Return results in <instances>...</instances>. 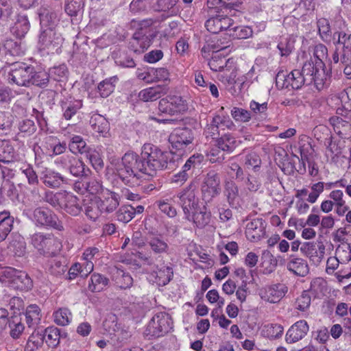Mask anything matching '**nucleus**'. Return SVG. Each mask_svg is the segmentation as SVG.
Here are the masks:
<instances>
[{
    "instance_id": "1",
    "label": "nucleus",
    "mask_w": 351,
    "mask_h": 351,
    "mask_svg": "<svg viewBox=\"0 0 351 351\" xmlns=\"http://www.w3.org/2000/svg\"><path fill=\"white\" fill-rule=\"evenodd\" d=\"M171 154L162 151L158 147L145 143L141 154L134 152H126L114 166V174L125 185L134 187L140 184V173L154 176L158 171L168 168L171 164Z\"/></svg>"
},
{
    "instance_id": "2",
    "label": "nucleus",
    "mask_w": 351,
    "mask_h": 351,
    "mask_svg": "<svg viewBox=\"0 0 351 351\" xmlns=\"http://www.w3.org/2000/svg\"><path fill=\"white\" fill-rule=\"evenodd\" d=\"M195 182L191 181L176 195L178 204L184 213V219L191 221L195 227L202 229L211 221V213L206 205L199 206V199L195 195Z\"/></svg>"
},
{
    "instance_id": "3",
    "label": "nucleus",
    "mask_w": 351,
    "mask_h": 351,
    "mask_svg": "<svg viewBox=\"0 0 351 351\" xmlns=\"http://www.w3.org/2000/svg\"><path fill=\"white\" fill-rule=\"evenodd\" d=\"M8 82L19 86H32L45 88L49 83V75L45 71L38 70L25 62H16L10 65Z\"/></svg>"
},
{
    "instance_id": "4",
    "label": "nucleus",
    "mask_w": 351,
    "mask_h": 351,
    "mask_svg": "<svg viewBox=\"0 0 351 351\" xmlns=\"http://www.w3.org/2000/svg\"><path fill=\"white\" fill-rule=\"evenodd\" d=\"M312 69L313 67L309 64H304L302 70L294 69L288 75H285L283 71H279L276 76V84L278 86L282 81V88H287L291 86L295 90L312 84H314L319 90L327 87L330 83L326 82L324 78L319 83L317 81V73H315Z\"/></svg>"
},
{
    "instance_id": "5",
    "label": "nucleus",
    "mask_w": 351,
    "mask_h": 351,
    "mask_svg": "<svg viewBox=\"0 0 351 351\" xmlns=\"http://www.w3.org/2000/svg\"><path fill=\"white\" fill-rule=\"evenodd\" d=\"M55 163L58 167L68 171L71 176L79 179H86L90 173V169L82 159L69 154L58 157Z\"/></svg>"
},
{
    "instance_id": "6",
    "label": "nucleus",
    "mask_w": 351,
    "mask_h": 351,
    "mask_svg": "<svg viewBox=\"0 0 351 351\" xmlns=\"http://www.w3.org/2000/svg\"><path fill=\"white\" fill-rule=\"evenodd\" d=\"M0 274L3 278L1 280L7 282L14 289L27 291L33 287V280L25 271L5 267L2 268Z\"/></svg>"
},
{
    "instance_id": "7",
    "label": "nucleus",
    "mask_w": 351,
    "mask_h": 351,
    "mask_svg": "<svg viewBox=\"0 0 351 351\" xmlns=\"http://www.w3.org/2000/svg\"><path fill=\"white\" fill-rule=\"evenodd\" d=\"M193 140L194 132L192 129L187 127L174 129L169 136V142L172 147L169 153L172 155L174 149L175 152H180L179 155H182L186 148L190 149L192 147ZM171 162H173L172 157Z\"/></svg>"
},
{
    "instance_id": "8",
    "label": "nucleus",
    "mask_w": 351,
    "mask_h": 351,
    "mask_svg": "<svg viewBox=\"0 0 351 351\" xmlns=\"http://www.w3.org/2000/svg\"><path fill=\"white\" fill-rule=\"evenodd\" d=\"M172 320L165 312L155 314L149 321L145 330V335L148 339L158 338L164 336L171 328Z\"/></svg>"
},
{
    "instance_id": "9",
    "label": "nucleus",
    "mask_w": 351,
    "mask_h": 351,
    "mask_svg": "<svg viewBox=\"0 0 351 351\" xmlns=\"http://www.w3.org/2000/svg\"><path fill=\"white\" fill-rule=\"evenodd\" d=\"M33 220L37 226L51 228L59 232L64 231L63 222L51 210L46 207H38L33 211Z\"/></svg>"
},
{
    "instance_id": "10",
    "label": "nucleus",
    "mask_w": 351,
    "mask_h": 351,
    "mask_svg": "<svg viewBox=\"0 0 351 351\" xmlns=\"http://www.w3.org/2000/svg\"><path fill=\"white\" fill-rule=\"evenodd\" d=\"M221 192V178L219 173L215 170L209 171L205 175L201 184L202 200L207 204L213 198L218 196Z\"/></svg>"
},
{
    "instance_id": "11",
    "label": "nucleus",
    "mask_w": 351,
    "mask_h": 351,
    "mask_svg": "<svg viewBox=\"0 0 351 351\" xmlns=\"http://www.w3.org/2000/svg\"><path fill=\"white\" fill-rule=\"evenodd\" d=\"M313 56L315 60H311L306 62L304 64H309L313 67V71L317 73V81L319 83L322 82V78L326 82L330 80V75L325 71V63L324 60L328 57V48L322 43L316 45L313 49Z\"/></svg>"
},
{
    "instance_id": "12",
    "label": "nucleus",
    "mask_w": 351,
    "mask_h": 351,
    "mask_svg": "<svg viewBox=\"0 0 351 351\" xmlns=\"http://www.w3.org/2000/svg\"><path fill=\"white\" fill-rule=\"evenodd\" d=\"M187 110L186 101L178 95H167L161 99L158 104V110L161 114L173 115Z\"/></svg>"
},
{
    "instance_id": "13",
    "label": "nucleus",
    "mask_w": 351,
    "mask_h": 351,
    "mask_svg": "<svg viewBox=\"0 0 351 351\" xmlns=\"http://www.w3.org/2000/svg\"><path fill=\"white\" fill-rule=\"evenodd\" d=\"M40 28H56L59 21V10L51 4H43L37 11Z\"/></svg>"
},
{
    "instance_id": "14",
    "label": "nucleus",
    "mask_w": 351,
    "mask_h": 351,
    "mask_svg": "<svg viewBox=\"0 0 351 351\" xmlns=\"http://www.w3.org/2000/svg\"><path fill=\"white\" fill-rule=\"evenodd\" d=\"M119 195L115 192L106 190L100 197H95V204L101 213H112L119 205Z\"/></svg>"
},
{
    "instance_id": "15",
    "label": "nucleus",
    "mask_w": 351,
    "mask_h": 351,
    "mask_svg": "<svg viewBox=\"0 0 351 351\" xmlns=\"http://www.w3.org/2000/svg\"><path fill=\"white\" fill-rule=\"evenodd\" d=\"M300 252L308 257L314 265H319L325 254V246L319 243L317 245L315 242H304L300 247Z\"/></svg>"
},
{
    "instance_id": "16",
    "label": "nucleus",
    "mask_w": 351,
    "mask_h": 351,
    "mask_svg": "<svg viewBox=\"0 0 351 351\" xmlns=\"http://www.w3.org/2000/svg\"><path fill=\"white\" fill-rule=\"evenodd\" d=\"M36 336L38 337L40 341H34L33 343L39 346L41 345L43 343V341L45 339L48 346L56 348L60 343V329L55 326H49L40 332L39 331H38L36 333L34 332L30 338H35Z\"/></svg>"
},
{
    "instance_id": "17",
    "label": "nucleus",
    "mask_w": 351,
    "mask_h": 351,
    "mask_svg": "<svg viewBox=\"0 0 351 351\" xmlns=\"http://www.w3.org/2000/svg\"><path fill=\"white\" fill-rule=\"evenodd\" d=\"M266 222L262 218H256L247 223L245 234L252 242H256L265 237Z\"/></svg>"
},
{
    "instance_id": "18",
    "label": "nucleus",
    "mask_w": 351,
    "mask_h": 351,
    "mask_svg": "<svg viewBox=\"0 0 351 351\" xmlns=\"http://www.w3.org/2000/svg\"><path fill=\"white\" fill-rule=\"evenodd\" d=\"M56 239L52 233H36L32 237V243L41 253H48L53 250Z\"/></svg>"
},
{
    "instance_id": "19",
    "label": "nucleus",
    "mask_w": 351,
    "mask_h": 351,
    "mask_svg": "<svg viewBox=\"0 0 351 351\" xmlns=\"http://www.w3.org/2000/svg\"><path fill=\"white\" fill-rule=\"evenodd\" d=\"M31 27V23L26 14L19 13L15 17L13 25L10 27V33L16 38H24Z\"/></svg>"
},
{
    "instance_id": "20",
    "label": "nucleus",
    "mask_w": 351,
    "mask_h": 351,
    "mask_svg": "<svg viewBox=\"0 0 351 351\" xmlns=\"http://www.w3.org/2000/svg\"><path fill=\"white\" fill-rule=\"evenodd\" d=\"M309 330L305 320H299L293 324L287 330L285 340L288 343H293L304 337Z\"/></svg>"
},
{
    "instance_id": "21",
    "label": "nucleus",
    "mask_w": 351,
    "mask_h": 351,
    "mask_svg": "<svg viewBox=\"0 0 351 351\" xmlns=\"http://www.w3.org/2000/svg\"><path fill=\"white\" fill-rule=\"evenodd\" d=\"M242 3L241 0H208L207 6L209 10L230 14L232 11H239Z\"/></svg>"
},
{
    "instance_id": "22",
    "label": "nucleus",
    "mask_w": 351,
    "mask_h": 351,
    "mask_svg": "<svg viewBox=\"0 0 351 351\" xmlns=\"http://www.w3.org/2000/svg\"><path fill=\"white\" fill-rule=\"evenodd\" d=\"M60 38L56 33V28H41L38 38V45L43 49L57 46Z\"/></svg>"
},
{
    "instance_id": "23",
    "label": "nucleus",
    "mask_w": 351,
    "mask_h": 351,
    "mask_svg": "<svg viewBox=\"0 0 351 351\" xmlns=\"http://www.w3.org/2000/svg\"><path fill=\"white\" fill-rule=\"evenodd\" d=\"M60 209H63L72 216H77L81 213L82 207L79 198L72 193L66 191Z\"/></svg>"
},
{
    "instance_id": "24",
    "label": "nucleus",
    "mask_w": 351,
    "mask_h": 351,
    "mask_svg": "<svg viewBox=\"0 0 351 351\" xmlns=\"http://www.w3.org/2000/svg\"><path fill=\"white\" fill-rule=\"evenodd\" d=\"M341 63L343 68V71L348 79H351V51L339 52V47L335 49L332 54L331 63Z\"/></svg>"
},
{
    "instance_id": "25",
    "label": "nucleus",
    "mask_w": 351,
    "mask_h": 351,
    "mask_svg": "<svg viewBox=\"0 0 351 351\" xmlns=\"http://www.w3.org/2000/svg\"><path fill=\"white\" fill-rule=\"evenodd\" d=\"M41 180L46 186L50 188H58L62 184H67L71 182L69 178L53 171H47L41 177Z\"/></svg>"
},
{
    "instance_id": "26",
    "label": "nucleus",
    "mask_w": 351,
    "mask_h": 351,
    "mask_svg": "<svg viewBox=\"0 0 351 351\" xmlns=\"http://www.w3.org/2000/svg\"><path fill=\"white\" fill-rule=\"evenodd\" d=\"M62 117L66 120H71L74 117L82 107V100H69L68 99L60 101Z\"/></svg>"
},
{
    "instance_id": "27",
    "label": "nucleus",
    "mask_w": 351,
    "mask_h": 351,
    "mask_svg": "<svg viewBox=\"0 0 351 351\" xmlns=\"http://www.w3.org/2000/svg\"><path fill=\"white\" fill-rule=\"evenodd\" d=\"M167 91V88L166 86L158 85L141 90L138 97L140 100L145 102L153 101L160 98L162 95L165 94Z\"/></svg>"
},
{
    "instance_id": "28",
    "label": "nucleus",
    "mask_w": 351,
    "mask_h": 351,
    "mask_svg": "<svg viewBox=\"0 0 351 351\" xmlns=\"http://www.w3.org/2000/svg\"><path fill=\"white\" fill-rule=\"evenodd\" d=\"M223 195L230 207L235 208L238 207L239 205V188L235 182L232 180L225 182Z\"/></svg>"
},
{
    "instance_id": "29",
    "label": "nucleus",
    "mask_w": 351,
    "mask_h": 351,
    "mask_svg": "<svg viewBox=\"0 0 351 351\" xmlns=\"http://www.w3.org/2000/svg\"><path fill=\"white\" fill-rule=\"evenodd\" d=\"M291 261L287 263V269L296 276H306L309 272V268L306 261L301 258H295L291 255Z\"/></svg>"
},
{
    "instance_id": "30",
    "label": "nucleus",
    "mask_w": 351,
    "mask_h": 351,
    "mask_svg": "<svg viewBox=\"0 0 351 351\" xmlns=\"http://www.w3.org/2000/svg\"><path fill=\"white\" fill-rule=\"evenodd\" d=\"M110 280L104 275L93 273L88 281V289L92 293H99L106 289Z\"/></svg>"
},
{
    "instance_id": "31",
    "label": "nucleus",
    "mask_w": 351,
    "mask_h": 351,
    "mask_svg": "<svg viewBox=\"0 0 351 351\" xmlns=\"http://www.w3.org/2000/svg\"><path fill=\"white\" fill-rule=\"evenodd\" d=\"M14 217L9 212H0V243L5 240L13 228Z\"/></svg>"
},
{
    "instance_id": "32",
    "label": "nucleus",
    "mask_w": 351,
    "mask_h": 351,
    "mask_svg": "<svg viewBox=\"0 0 351 351\" xmlns=\"http://www.w3.org/2000/svg\"><path fill=\"white\" fill-rule=\"evenodd\" d=\"M112 280L117 287L121 289L130 288L133 284V278L132 276L121 269H117L115 271L113 272Z\"/></svg>"
},
{
    "instance_id": "33",
    "label": "nucleus",
    "mask_w": 351,
    "mask_h": 351,
    "mask_svg": "<svg viewBox=\"0 0 351 351\" xmlns=\"http://www.w3.org/2000/svg\"><path fill=\"white\" fill-rule=\"evenodd\" d=\"M287 287L282 283H277L267 287L266 293L271 303L279 302L287 293Z\"/></svg>"
},
{
    "instance_id": "34",
    "label": "nucleus",
    "mask_w": 351,
    "mask_h": 351,
    "mask_svg": "<svg viewBox=\"0 0 351 351\" xmlns=\"http://www.w3.org/2000/svg\"><path fill=\"white\" fill-rule=\"evenodd\" d=\"M250 112L252 118L258 121H265L269 117L267 102L259 103L252 100L250 103Z\"/></svg>"
},
{
    "instance_id": "35",
    "label": "nucleus",
    "mask_w": 351,
    "mask_h": 351,
    "mask_svg": "<svg viewBox=\"0 0 351 351\" xmlns=\"http://www.w3.org/2000/svg\"><path fill=\"white\" fill-rule=\"evenodd\" d=\"M241 143L231 134H222L216 142V145L222 151L232 152Z\"/></svg>"
},
{
    "instance_id": "36",
    "label": "nucleus",
    "mask_w": 351,
    "mask_h": 351,
    "mask_svg": "<svg viewBox=\"0 0 351 351\" xmlns=\"http://www.w3.org/2000/svg\"><path fill=\"white\" fill-rule=\"evenodd\" d=\"M90 125L95 132L104 135L110 128L109 123L107 119L101 114H93L90 119Z\"/></svg>"
},
{
    "instance_id": "37",
    "label": "nucleus",
    "mask_w": 351,
    "mask_h": 351,
    "mask_svg": "<svg viewBox=\"0 0 351 351\" xmlns=\"http://www.w3.org/2000/svg\"><path fill=\"white\" fill-rule=\"evenodd\" d=\"M17 136L20 137H30L34 134L37 130V125L34 120L30 119H24L19 121L17 124Z\"/></svg>"
},
{
    "instance_id": "38",
    "label": "nucleus",
    "mask_w": 351,
    "mask_h": 351,
    "mask_svg": "<svg viewBox=\"0 0 351 351\" xmlns=\"http://www.w3.org/2000/svg\"><path fill=\"white\" fill-rule=\"evenodd\" d=\"M152 252L156 254L167 253L169 245L161 235L150 237L147 241Z\"/></svg>"
},
{
    "instance_id": "39",
    "label": "nucleus",
    "mask_w": 351,
    "mask_h": 351,
    "mask_svg": "<svg viewBox=\"0 0 351 351\" xmlns=\"http://www.w3.org/2000/svg\"><path fill=\"white\" fill-rule=\"evenodd\" d=\"M68 147L69 150L75 154H86L91 149L87 145L84 138L79 135H74L71 137Z\"/></svg>"
},
{
    "instance_id": "40",
    "label": "nucleus",
    "mask_w": 351,
    "mask_h": 351,
    "mask_svg": "<svg viewBox=\"0 0 351 351\" xmlns=\"http://www.w3.org/2000/svg\"><path fill=\"white\" fill-rule=\"evenodd\" d=\"M318 34L326 43L332 42V31L329 21L326 18H320L317 21Z\"/></svg>"
},
{
    "instance_id": "41",
    "label": "nucleus",
    "mask_w": 351,
    "mask_h": 351,
    "mask_svg": "<svg viewBox=\"0 0 351 351\" xmlns=\"http://www.w3.org/2000/svg\"><path fill=\"white\" fill-rule=\"evenodd\" d=\"M13 56H21L25 53V48L21 41H16L13 39H6L2 43V47Z\"/></svg>"
},
{
    "instance_id": "42",
    "label": "nucleus",
    "mask_w": 351,
    "mask_h": 351,
    "mask_svg": "<svg viewBox=\"0 0 351 351\" xmlns=\"http://www.w3.org/2000/svg\"><path fill=\"white\" fill-rule=\"evenodd\" d=\"M66 191H60L56 193L52 191H47L45 193L43 197L45 202L49 204L52 207L56 209H60Z\"/></svg>"
},
{
    "instance_id": "43",
    "label": "nucleus",
    "mask_w": 351,
    "mask_h": 351,
    "mask_svg": "<svg viewBox=\"0 0 351 351\" xmlns=\"http://www.w3.org/2000/svg\"><path fill=\"white\" fill-rule=\"evenodd\" d=\"M118 78L116 76L107 78L101 81L97 86V91L103 98L108 97L113 93L115 87V82Z\"/></svg>"
},
{
    "instance_id": "44",
    "label": "nucleus",
    "mask_w": 351,
    "mask_h": 351,
    "mask_svg": "<svg viewBox=\"0 0 351 351\" xmlns=\"http://www.w3.org/2000/svg\"><path fill=\"white\" fill-rule=\"evenodd\" d=\"M24 315L27 324L29 327H32L39 322L40 319V309L36 304H31L27 307Z\"/></svg>"
},
{
    "instance_id": "45",
    "label": "nucleus",
    "mask_w": 351,
    "mask_h": 351,
    "mask_svg": "<svg viewBox=\"0 0 351 351\" xmlns=\"http://www.w3.org/2000/svg\"><path fill=\"white\" fill-rule=\"evenodd\" d=\"M204 158V156L201 154H193L182 166V170L187 172L190 176H192L194 169L201 165Z\"/></svg>"
},
{
    "instance_id": "46",
    "label": "nucleus",
    "mask_w": 351,
    "mask_h": 351,
    "mask_svg": "<svg viewBox=\"0 0 351 351\" xmlns=\"http://www.w3.org/2000/svg\"><path fill=\"white\" fill-rule=\"evenodd\" d=\"M204 158V156L201 154H193L182 166V170L187 172L190 176H192L194 169L201 165Z\"/></svg>"
},
{
    "instance_id": "47",
    "label": "nucleus",
    "mask_w": 351,
    "mask_h": 351,
    "mask_svg": "<svg viewBox=\"0 0 351 351\" xmlns=\"http://www.w3.org/2000/svg\"><path fill=\"white\" fill-rule=\"evenodd\" d=\"M14 158V148L7 141L0 140V162L9 163Z\"/></svg>"
},
{
    "instance_id": "48",
    "label": "nucleus",
    "mask_w": 351,
    "mask_h": 351,
    "mask_svg": "<svg viewBox=\"0 0 351 351\" xmlns=\"http://www.w3.org/2000/svg\"><path fill=\"white\" fill-rule=\"evenodd\" d=\"M262 266L265 267V273L270 274L277 267L278 261L276 258L269 250L263 251L261 255Z\"/></svg>"
},
{
    "instance_id": "49",
    "label": "nucleus",
    "mask_w": 351,
    "mask_h": 351,
    "mask_svg": "<svg viewBox=\"0 0 351 351\" xmlns=\"http://www.w3.org/2000/svg\"><path fill=\"white\" fill-rule=\"evenodd\" d=\"M83 0H66L65 12L71 16H76L83 11Z\"/></svg>"
},
{
    "instance_id": "50",
    "label": "nucleus",
    "mask_w": 351,
    "mask_h": 351,
    "mask_svg": "<svg viewBox=\"0 0 351 351\" xmlns=\"http://www.w3.org/2000/svg\"><path fill=\"white\" fill-rule=\"evenodd\" d=\"M134 217V211L131 205H125L119 208L116 213V218L123 223H128Z\"/></svg>"
},
{
    "instance_id": "51",
    "label": "nucleus",
    "mask_w": 351,
    "mask_h": 351,
    "mask_svg": "<svg viewBox=\"0 0 351 351\" xmlns=\"http://www.w3.org/2000/svg\"><path fill=\"white\" fill-rule=\"evenodd\" d=\"M13 117L8 112L0 111V132L1 134H7L11 131Z\"/></svg>"
},
{
    "instance_id": "52",
    "label": "nucleus",
    "mask_w": 351,
    "mask_h": 351,
    "mask_svg": "<svg viewBox=\"0 0 351 351\" xmlns=\"http://www.w3.org/2000/svg\"><path fill=\"white\" fill-rule=\"evenodd\" d=\"M9 328H10V336L14 339L19 338L25 328L21 323V318L16 315L11 317Z\"/></svg>"
},
{
    "instance_id": "53",
    "label": "nucleus",
    "mask_w": 351,
    "mask_h": 351,
    "mask_svg": "<svg viewBox=\"0 0 351 351\" xmlns=\"http://www.w3.org/2000/svg\"><path fill=\"white\" fill-rule=\"evenodd\" d=\"M230 114L232 118L239 122L245 123L250 121L252 119V115L250 110L239 108L233 107Z\"/></svg>"
},
{
    "instance_id": "54",
    "label": "nucleus",
    "mask_w": 351,
    "mask_h": 351,
    "mask_svg": "<svg viewBox=\"0 0 351 351\" xmlns=\"http://www.w3.org/2000/svg\"><path fill=\"white\" fill-rule=\"evenodd\" d=\"M232 30L230 36L234 39H246L251 37L253 34L252 29L248 26H235L232 27Z\"/></svg>"
},
{
    "instance_id": "55",
    "label": "nucleus",
    "mask_w": 351,
    "mask_h": 351,
    "mask_svg": "<svg viewBox=\"0 0 351 351\" xmlns=\"http://www.w3.org/2000/svg\"><path fill=\"white\" fill-rule=\"evenodd\" d=\"M54 321L60 326L68 325L71 319V313L66 308H62L54 313Z\"/></svg>"
},
{
    "instance_id": "56",
    "label": "nucleus",
    "mask_w": 351,
    "mask_h": 351,
    "mask_svg": "<svg viewBox=\"0 0 351 351\" xmlns=\"http://www.w3.org/2000/svg\"><path fill=\"white\" fill-rule=\"evenodd\" d=\"M53 80L57 82H62L66 79L68 75V69L65 64H60L54 66L50 69V73H48Z\"/></svg>"
},
{
    "instance_id": "57",
    "label": "nucleus",
    "mask_w": 351,
    "mask_h": 351,
    "mask_svg": "<svg viewBox=\"0 0 351 351\" xmlns=\"http://www.w3.org/2000/svg\"><path fill=\"white\" fill-rule=\"evenodd\" d=\"M86 156L90 162L92 167L97 171H99L103 169L104 165V161L98 152L90 149L88 153L86 154Z\"/></svg>"
},
{
    "instance_id": "58",
    "label": "nucleus",
    "mask_w": 351,
    "mask_h": 351,
    "mask_svg": "<svg viewBox=\"0 0 351 351\" xmlns=\"http://www.w3.org/2000/svg\"><path fill=\"white\" fill-rule=\"evenodd\" d=\"M20 170L26 177L29 184L34 186L38 184V176L32 165L25 164L21 167Z\"/></svg>"
},
{
    "instance_id": "59",
    "label": "nucleus",
    "mask_w": 351,
    "mask_h": 351,
    "mask_svg": "<svg viewBox=\"0 0 351 351\" xmlns=\"http://www.w3.org/2000/svg\"><path fill=\"white\" fill-rule=\"evenodd\" d=\"M45 143L51 148L53 155H60L64 154L67 148L65 143H57L56 138L53 136H48L45 138Z\"/></svg>"
},
{
    "instance_id": "60",
    "label": "nucleus",
    "mask_w": 351,
    "mask_h": 351,
    "mask_svg": "<svg viewBox=\"0 0 351 351\" xmlns=\"http://www.w3.org/2000/svg\"><path fill=\"white\" fill-rule=\"evenodd\" d=\"M277 48L280 51L281 56L287 57L294 49V41L289 38H282L278 43Z\"/></svg>"
},
{
    "instance_id": "61",
    "label": "nucleus",
    "mask_w": 351,
    "mask_h": 351,
    "mask_svg": "<svg viewBox=\"0 0 351 351\" xmlns=\"http://www.w3.org/2000/svg\"><path fill=\"white\" fill-rule=\"evenodd\" d=\"M300 154L301 160L303 161H308L313 156L314 149L310 142H300Z\"/></svg>"
},
{
    "instance_id": "62",
    "label": "nucleus",
    "mask_w": 351,
    "mask_h": 351,
    "mask_svg": "<svg viewBox=\"0 0 351 351\" xmlns=\"http://www.w3.org/2000/svg\"><path fill=\"white\" fill-rule=\"evenodd\" d=\"M206 29L212 34H218L220 29V13L209 18L205 23Z\"/></svg>"
},
{
    "instance_id": "63",
    "label": "nucleus",
    "mask_w": 351,
    "mask_h": 351,
    "mask_svg": "<svg viewBox=\"0 0 351 351\" xmlns=\"http://www.w3.org/2000/svg\"><path fill=\"white\" fill-rule=\"evenodd\" d=\"M49 271L52 275L58 276L64 274L66 267L60 261L54 259L50 261Z\"/></svg>"
},
{
    "instance_id": "64",
    "label": "nucleus",
    "mask_w": 351,
    "mask_h": 351,
    "mask_svg": "<svg viewBox=\"0 0 351 351\" xmlns=\"http://www.w3.org/2000/svg\"><path fill=\"white\" fill-rule=\"evenodd\" d=\"M115 63L118 66L123 68H134L136 66V63L133 58L125 53L120 54L115 60Z\"/></svg>"
}]
</instances>
